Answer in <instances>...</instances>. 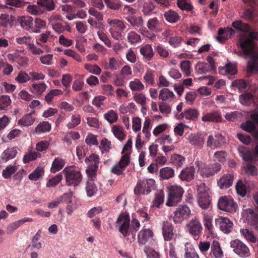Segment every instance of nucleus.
Instances as JSON below:
<instances>
[{"mask_svg":"<svg viewBox=\"0 0 258 258\" xmlns=\"http://www.w3.org/2000/svg\"><path fill=\"white\" fill-rule=\"evenodd\" d=\"M107 8L114 11H118L121 8V4L117 0H103Z\"/></svg>","mask_w":258,"mask_h":258,"instance_id":"nucleus-47","label":"nucleus"},{"mask_svg":"<svg viewBox=\"0 0 258 258\" xmlns=\"http://www.w3.org/2000/svg\"><path fill=\"white\" fill-rule=\"evenodd\" d=\"M17 22L22 28L28 30L33 26V19L30 16H22L18 18Z\"/></svg>","mask_w":258,"mask_h":258,"instance_id":"nucleus-24","label":"nucleus"},{"mask_svg":"<svg viewBox=\"0 0 258 258\" xmlns=\"http://www.w3.org/2000/svg\"><path fill=\"white\" fill-rule=\"evenodd\" d=\"M186 230L194 238H198L202 233L203 231V227L200 221L195 218L191 219L186 226Z\"/></svg>","mask_w":258,"mask_h":258,"instance_id":"nucleus-11","label":"nucleus"},{"mask_svg":"<svg viewBox=\"0 0 258 258\" xmlns=\"http://www.w3.org/2000/svg\"><path fill=\"white\" fill-rule=\"evenodd\" d=\"M177 5L182 11L190 12L194 9V7L189 0H177Z\"/></svg>","mask_w":258,"mask_h":258,"instance_id":"nucleus-38","label":"nucleus"},{"mask_svg":"<svg viewBox=\"0 0 258 258\" xmlns=\"http://www.w3.org/2000/svg\"><path fill=\"white\" fill-rule=\"evenodd\" d=\"M190 214V210L186 205H179L173 212V220L175 223H179L187 218Z\"/></svg>","mask_w":258,"mask_h":258,"instance_id":"nucleus-10","label":"nucleus"},{"mask_svg":"<svg viewBox=\"0 0 258 258\" xmlns=\"http://www.w3.org/2000/svg\"><path fill=\"white\" fill-rule=\"evenodd\" d=\"M184 258H200V257L195 248L192 246H190L185 248Z\"/></svg>","mask_w":258,"mask_h":258,"instance_id":"nucleus-64","label":"nucleus"},{"mask_svg":"<svg viewBox=\"0 0 258 258\" xmlns=\"http://www.w3.org/2000/svg\"><path fill=\"white\" fill-rule=\"evenodd\" d=\"M35 111H33L24 115L18 120V123L24 126H29L32 125L36 120V117L33 115Z\"/></svg>","mask_w":258,"mask_h":258,"instance_id":"nucleus-22","label":"nucleus"},{"mask_svg":"<svg viewBox=\"0 0 258 258\" xmlns=\"http://www.w3.org/2000/svg\"><path fill=\"white\" fill-rule=\"evenodd\" d=\"M171 161L173 165L180 167L183 165L185 158L181 155L174 154L171 156Z\"/></svg>","mask_w":258,"mask_h":258,"instance_id":"nucleus-42","label":"nucleus"},{"mask_svg":"<svg viewBox=\"0 0 258 258\" xmlns=\"http://www.w3.org/2000/svg\"><path fill=\"white\" fill-rule=\"evenodd\" d=\"M140 52L147 61L151 60L154 56L153 48L149 44L142 46L140 49Z\"/></svg>","mask_w":258,"mask_h":258,"instance_id":"nucleus-23","label":"nucleus"},{"mask_svg":"<svg viewBox=\"0 0 258 258\" xmlns=\"http://www.w3.org/2000/svg\"><path fill=\"white\" fill-rule=\"evenodd\" d=\"M199 205L202 209H205L209 208L210 204L209 194L198 196Z\"/></svg>","mask_w":258,"mask_h":258,"instance_id":"nucleus-41","label":"nucleus"},{"mask_svg":"<svg viewBox=\"0 0 258 258\" xmlns=\"http://www.w3.org/2000/svg\"><path fill=\"white\" fill-rule=\"evenodd\" d=\"M174 174V170L170 167L162 168L159 171L160 180H166L172 178Z\"/></svg>","mask_w":258,"mask_h":258,"instance_id":"nucleus-26","label":"nucleus"},{"mask_svg":"<svg viewBox=\"0 0 258 258\" xmlns=\"http://www.w3.org/2000/svg\"><path fill=\"white\" fill-rule=\"evenodd\" d=\"M211 254L213 255L215 258H222L223 256V252L217 241L214 240L212 242Z\"/></svg>","mask_w":258,"mask_h":258,"instance_id":"nucleus-30","label":"nucleus"},{"mask_svg":"<svg viewBox=\"0 0 258 258\" xmlns=\"http://www.w3.org/2000/svg\"><path fill=\"white\" fill-rule=\"evenodd\" d=\"M175 97L174 93L167 88H164L159 92V99L163 101L171 100Z\"/></svg>","mask_w":258,"mask_h":258,"instance_id":"nucleus-36","label":"nucleus"},{"mask_svg":"<svg viewBox=\"0 0 258 258\" xmlns=\"http://www.w3.org/2000/svg\"><path fill=\"white\" fill-rule=\"evenodd\" d=\"M195 169L194 166L186 167L182 169L179 178L182 181H190L195 178Z\"/></svg>","mask_w":258,"mask_h":258,"instance_id":"nucleus-18","label":"nucleus"},{"mask_svg":"<svg viewBox=\"0 0 258 258\" xmlns=\"http://www.w3.org/2000/svg\"><path fill=\"white\" fill-rule=\"evenodd\" d=\"M230 246L233 251L239 256L246 258L250 255V250L248 246L239 239H235L230 242Z\"/></svg>","mask_w":258,"mask_h":258,"instance_id":"nucleus-9","label":"nucleus"},{"mask_svg":"<svg viewBox=\"0 0 258 258\" xmlns=\"http://www.w3.org/2000/svg\"><path fill=\"white\" fill-rule=\"evenodd\" d=\"M162 234L164 239L166 241H170L173 238L175 235L173 233V226L171 223L168 221L163 222Z\"/></svg>","mask_w":258,"mask_h":258,"instance_id":"nucleus-17","label":"nucleus"},{"mask_svg":"<svg viewBox=\"0 0 258 258\" xmlns=\"http://www.w3.org/2000/svg\"><path fill=\"white\" fill-rule=\"evenodd\" d=\"M253 40H258V32L251 31L249 32V37L240 38L239 43L243 52L239 51L237 52V54L242 55L243 54L246 56L251 55L255 47Z\"/></svg>","mask_w":258,"mask_h":258,"instance_id":"nucleus-1","label":"nucleus"},{"mask_svg":"<svg viewBox=\"0 0 258 258\" xmlns=\"http://www.w3.org/2000/svg\"><path fill=\"white\" fill-rule=\"evenodd\" d=\"M17 167L15 165H9L2 171V176L5 179L10 178L17 170Z\"/></svg>","mask_w":258,"mask_h":258,"instance_id":"nucleus-49","label":"nucleus"},{"mask_svg":"<svg viewBox=\"0 0 258 258\" xmlns=\"http://www.w3.org/2000/svg\"><path fill=\"white\" fill-rule=\"evenodd\" d=\"M47 85L45 83L33 84L32 85V92L37 95H41L46 89Z\"/></svg>","mask_w":258,"mask_h":258,"instance_id":"nucleus-43","label":"nucleus"},{"mask_svg":"<svg viewBox=\"0 0 258 258\" xmlns=\"http://www.w3.org/2000/svg\"><path fill=\"white\" fill-rule=\"evenodd\" d=\"M155 181L152 178L139 180L134 188V193L136 195L149 194L154 189Z\"/></svg>","mask_w":258,"mask_h":258,"instance_id":"nucleus-3","label":"nucleus"},{"mask_svg":"<svg viewBox=\"0 0 258 258\" xmlns=\"http://www.w3.org/2000/svg\"><path fill=\"white\" fill-rule=\"evenodd\" d=\"M51 128V125L48 121H42L35 127V132L38 134H40L49 132Z\"/></svg>","mask_w":258,"mask_h":258,"instance_id":"nucleus-35","label":"nucleus"},{"mask_svg":"<svg viewBox=\"0 0 258 258\" xmlns=\"http://www.w3.org/2000/svg\"><path fill=\"white\" fill-rule=\"evenodd\" d=\"M238 151L240 156L242 157L244 161L250 163L254 160V155L250 151L246 150L244 148L239 149Z\"/></svg>","mask_w":258,"mask_h":258,"instance_id":"nucleus-40","label":"nucleus"},{"mask_svg":"<svg viewBox=\"0 0 258 258\" xmlns=\"http://www.w3.org/2000/svg\"><path fill=\"white\" fill-rule=\"evenodd\" d=\"M107 22L111 26V27H117L121 31L124 30L126 28V26L119 20L108 19Z\"/></svg>","mask_w":258,"mask_h":258,"instance_id":"nucleus-62","label":"nucleus"},{"mask_svg":"<svg viewBox=\"0 0 258 258\" xmlns=\"http://www.w3.org/2000/svg\"><path fill=\"white\" fill-rule=\"evenodd\" d=\"M232 26L235 29L244 32H248L250 29L249 25L242 23L241 20L233 22L232 23Z\"/></svg>","mask_w":258,"mask_h":258,"instance_id":"nucleus-46","label":"nucleus"},{"mask_svg":"<svg viewBox=\"0 0 258 258\" xmlns=\"http://www.w3.org/2000/svg\"><path fill=\"white\" fill-rule=\"evenodd\" d=\"M32 221V219L30 218H24L23 219L15 221L10 224L7 228V232L8 233H12L19 226L27 222Z\"/></svg>","mask_w":258,"mask_h":258,"instance_id":"nucleus-29","label":"nucleus"},{"mask_svg":"<svg viewBox=\"0 0 258 258\" xmlns=\"http://www.w3.org/2000/svg\"><path fill=\"white\" fill-rule=\"evenodd\" d=\"M164 201V194L163 191H160L155 195L153 206L156 208H159L160 205L163 204Z\"/></svg>","mask_w":258,"mask_h":258,"instance_id":"nucleus-54","label":"nucleus"},{"mask_svg":"<svg viewBox=\"0 0 258 258\" xmlns=\"http://www.w3.org/2000/svg\"><path fill=\"white\" fill-rule=\"evenodd\" d=\"M112 131L113 135L117 139L120 141L124 139L125 134L124 133V130L122 126L115 125L112 127Z\"/></svg>","mask_w":258,"mask_h":258,"instance_id":"nucleus-39","label":"nucleus"},{"mask_svg":"<svg viewBox=\"0 0 258 258\" xmlns=\"http://www.w3.org/2000/svg\"><path fill=\"white\" fill-rule=\"evenodd\" d=\"M164 16L165 20L170 23H175L180 18L178 13L171 9L165 11L164 13Z\"/></svg>","mask_w":258,"mask_h":258,"instance_id":"nucleus-25","label":"nucleus"},{"mask_svg":"<svg viewBox=\"0 0 258 258\" xmlns=\"http://www.w3.org/2000/svg\"><path fill=\"white\" fill-rule=\"evenodd\" d=\"M27 11L33 15H40L44 13V10L38 4L37 5L28 6L27 8Z\"/></svg>","mask_w":258,"mask_h":258,"instance_id":"nucleus-53","label":"nucleus"},{"mask_svg":"<svg viewBox=\"0 0 258 258\" xmlns=\"http://www.w3.org/2000/svg\"><path fill=\"white\" fill-rule=\"evenodd\" d=\"M65 165V161L61 158L57 157L53 160L50 171L52 173H55L60 170Z\"/></svg>","mask_w":258,"mask_h":258,"instance_id":"nucleus-33","label":"nucleus"},{"mask_svg":"<svg viewBox=\"0 0 258 258\" xmlns=\"http://www.w3.org/2000/svg\"><path fill=\"white\" fill-rule=\"evenodd\" d=\"M130 218L127 213H121L115 222L116 227H118V231L124 237L130 234Z\"/></svg>","mask_w":258,"mask_h":258,"instance_id":"nucleus-4","label":"nucleus"},{"mask_svg":"<svg viewBox=\"0 0 258 258\" xmlns=\"http://www.w3.org/2000/svg\"><path fill=\"white\" fill-rule=\"evenodd\" d=\"M105 30H102L101 31H97V35L102 42H104V44L108 47H111V42L109 39L108 36L104 32Z\"/></svg>","mask_w":258,"mask_h":258,"instance_id":"nucleus-58","label":"nucleus"},{"mask_svg":"<svg viewBox=\"0 0 258 258\" xmlns=\"http://www.w3.org/2000/svg\"><path fill=\"white\" fill-rule=\"evenodd\" d=\"M125 19L133 26L137 28H140L143 25V19L142 17H127Z\"/></svg>","mask_w":258,"mask_h":258,"instance_id":"nucleus-45","label":"nucleus"},{"mask_svg":"<svg viewBox=\"0 0 258 258\" xmlns=\"http://www.w3.org/2000/svg\"><path fill=\"white\" fill-rule=\"evenodd\" d=\"M245 4H248L250 7V9H247L244 10L243 15L245 19L251 20L253 17V13L254 7L256 5V1L255 0H243Z\"/></svg>","mask_w":258,"mask_h":258,"instance_id":"nucleus-28","label":"nucleus"},{"mask_svg":"<svg viewBox=\"0 0 258 258\" xmlns=\"http://www.w3.org/2000/svg\"><path fill=\"white\" fill-rule=\"evenodd\" d=\"M199 113L195 109L189 108L184 110L185 119L188 120H196L198 118Z\"/></svg>","mask_w":258,"mask_h":258,"instance_id":"nucleus-60","label":"nucleus"},{"mask_svg":"<svg viewBox=\"0 0 258 258\" xmlns=\"http://www.w3.org/2000/svg\"><path fill=\"white\" fill-rule=\"evenodd\" d=\"M14 17L7 14H1L0 15V29L7 31L12 26V22Z\"/></svg>","mask_w":258,"mask_h":258,"instance_id":"nucleus-19","label":"nucleus"},{"mask_svg":"<svg viewBox=\"0 0 258 258\" xmlns=\"http://www.w3.org/2000/svg\"><path fill=\"white\" fill-rule=\"evenodd\" d=\"M40 154L38 152L30 151L23 157V162L25 163L35 160L37 157H40Z\"/></svg>","mask_w":258,"mask_h":258,"instance_id":"nucleus-59","label":"nucleus"},{"mask_svg":"<svg viewBox=\"0 0 258 258\" xmlns=\"http://www.w3.org/2000/svg\"><path fill=\"white\" fill-rule=\"evenodd\" d=\"M17 154V148L13 147L5 150L0 156V162L6 163L14 158Z\"/></svg>","mask_w":258,"mask_h":258,"instance_id":"nucleus-20","label":"nucleus"},{"mask_svg":"<svg viewBox=\"0 0 258 258\" xmlns=\"http://www.w3.org/2000/svg\"><path fill=\"white\" fill-rule=\"evenodd\" d=\"M129 85L133 91H140L144 89V85L138 79H135L134 81H131Z\"/></svg>","mask_w":258,"mask_h":258,"instance_id":"nucleus-48","label":"nucleus"},{"mask_svg":"<svg viewBox=\"0 0 258 258\" xmlns=\"http://www.w3.org/2000/svg\"><path fill=\"white\" fill-rule=\"evenodd\" d=\"M130 160L129 153L123 154L120 160L111 167L110 172L117 176L123 174L125 168L130 163Z\"/></svg>","mask_w":258,"mask_h":258,"instance_id":"nucleus-7","label":"nucleus"},{"mask_svg":"<svg viewBox=\"0 0 258 258\" xmlns=\"http://www.w3.org/2000/svg\"><path fill=\"white\" fill-rule=\"evenodd\" d=\"M241 127L244 131L252 133L255 130V123L250 120H247L245 122L242 123Z\"/></svg>","mask_w":258,"mask_h":258,"instance_id":"nucleus-63","label":"nucleus"},{"mask_svg":"<svg viewBox=\"0 0 258 258\" xmlns=\"http://www.w3.org/2000/svg\"><path fill=\"white\" fill-rule=\"evenodd\" d=\"M104 118L110 124L115 122L118 119V114L113 110H110L104 114Z\"/></svg>","mask_w":258,"mask_h":258,"instance_id":"nucleus-50","label":"nucleus"},{"mask_svg":"<svg viewBox=\"0 0 258 258\" xmlns=\"http://www.w3.org/2000/svg\"><path fill=\"white\" fill-rule=\"evenodd\" d=\"M86 190L87 194L89 197H92L97 191V188L93 181L88 180L86 183Z\"/></svg>","mask_w":258,"mask_h":258,"instance_id":"nucleus-55","label":"nucleus"},{"mask_svg":"<svg viewBox=\"0 0 258 258\" xmlns=\"http://www.w3.org/2000/svg\"><path fill=\"white\" fill-rule=\"evenodd\" d=\"M237 73L236 66L234 64L229 63L225 67L219 68V73L224 75L226 74L234 75Z\"/></svg>","mask_w":258,"mask_h":258,"instance_id":"nucleus-34","label":"nucleus"},{"mask_svg":"<svg viewBox=\"0 0 258 258\" xmlns=\"http://www.w3.org/2000/svg\"><path fill=\"white\" fill-rule=\"evenodd\" d=\"M37 4L40 6L41 8L50 12L55 8V5L53 0H37Z\"/></svg>","mask_w":258,"mask_h":258,"instance_id":"nucleus-32","label":"nucleus"},{"mask_svg":"<svg viewBox=\"0 0 258 258\" xmlns=\"http://www.w3.org/2000/svg\"><path fill=\"white\" fill-rule=\"evenodd\" d=\"M247 71L249 73L258 71V54H253L251 56L247 63Z\"/></svg>","mask_w":258,"mask_h":258,"instance_id":"nucleus-31","label":"nucleus"},{"mask_svg":"<svg viewBox=\"0 0 258 258\" xmlns=\"http://www.w3.org/2000/svg\"><path fill=\"white\" fill-rule=\"evenodd\" d=\"M234 175L227 174L223 175L218 181V184L221 189H226L230 187L233 181Z\"/></svg>","mask_w":258,"mask_h":258,"instance_id":"nucleus-21","label":"nucleus"},{"mask_svg":"<svg viewBox=\"0 0 258 258\" xmlns=\"http://www.w3.org/2000/svg\"><path fill=\"white\" fill-rule=\"evenodd\" d=\"M221 169V165L218 163L204 164L199 167L198 171L203 177L209 178L213 176Z\"/></svg>","mask_w":258,"mask_h":258,"instance_id":"nucleus-6","label":"nucleus"},{"mask_svg":"<svg viewBox=\"0 0 258 258\" xmlns=\"http://www.w3.org/2000/svg\"><path fill=\"white\" fill-rule=\"evenodd\" d=\"M168 198L166 205L168 206H173L176 205L181 200L184 190L179 185H171L168 187Z\"/></svg>","mask_w":258,"mask_h":258,"instance_id":"nucleus-2","label":"nucleus"},{"mask_svg":"<svg viewBox=\"0 0 258 258\" xmlns=\"http://www.w3.org/2000/svg\"><path fill=\"white\" fill-rule=\"evenodd\" d=\"M197 72L200 74H206L212 70L211 66L206 62H199L196 66Z\"/></svg>","mask_w":258,"mask_h":258,"instance_id":"nucleus-44","label":"nucleus"},{"mask_svg":"<svg viewBox=\"0 0 258 258\" xmlns=\"http://www.w3.org/2000/svg\"><path fill=\"white\" fill-rule=\"evenodd\" d=\"M153 231L146 228H143L138 235V241L140 245H145L153 236Z\"/></svg>","mask_w":258,"mask_h":258,"instance_id":"nucleus-16","label":"nucleus"},{"mask_svg":"<svg viewBox=\"0 0 258 258\" xmlns=\"http://www.w3.org/2000/svg\"><path fill=\"white\" fill-rule=\"evenodd\" d=\"M81 123V116L79 114H75L72 116L71 121L67 124V126L69 129L75 128Z\"/></svg>","mask_w":258,"mask_h":258,"instance_id":"nucleus-52","label":"nucleus"},{"mask_svg":"<svg viewBox=\"0 0 258 258\" xmlns=\"http://www.w3.org/2000/svg\"><path fill=\"white\" fill-rule=\"evenodd\" d=\"M40 237L41 230H39L32 238L31 245H29L28 246H31L32 248L37 249H40L42 247V243L40 242H38Z\"/></svg>","mask_w":258,"mask_h":258,"instance_id":"nucleus-56","label":"nucleus"},{"mask_svg":"<svg viewBox=\"0 0 258 258\" xmlns=\"http://www.w3.org/2000/svg\"><path fill=\"white\" fill-rule=\"evenodd\" d=\"M62 179V175L61 173H59L54 177L48 180L46 183V186L48 187H54L57 185Z\"/></svg>","mask_w":258,"mask_h":258,"instance_id":"nucleus-61","label":"nucleus"},{"mask_svg":"<svg viewBox=\"0 0 258 258\" xmlns=\"http://www.w3.org/2000/svg\"><path fill=\"white\" fill-rule=\"evenodd\" d=\"M189 143L195 148L201 149L205 141V135L201 133L193 134L187 138Z\"/></svg>","mask_w":258,"mask_h":258,"instance_id":"nucleus-15","label":"nucleus"},{"mask_svg":"<svg viewBox=\"0 0 258 258\" xmlns=\"http://www.w3.org/2000/svg\"><path fill=\"white\" fill-rule=\"evenodd\" d=\"M254 200L258 206V192L254 196ZM247 220L249 224L254 227L258 231V212H255L253 210L248 209L247 210Z\"/></svg>","mask_w":258,"mask_h":258,"instance_id":"nucleus-13","label":"nucleus"},{"mask_svg":"<svg viewBox=\"0 0 258 258\" xmlns=\"http://www.w3.org/2000/svg\"><path fill=\"white\" fill-rule=\"evenodd\" d=\"M241 234L248 241L251 243H256V238L254 235L253 231L248 229H241Z\"/></svg>","mask_w":258,"mask_h":258,"instance_id":"nucleus-37","label":"nucleus"},{"mask_svg":"<svg viewBox=\"0 0 258 258\" xmlns=\"http://www.w3.org/2000/svg\"><path fill=\"white\" fill-rule=\"evenodd\" d=\"M225 143V137L221 134H216L214 136H209L206 144L207 147L215 149L221 147Z\"/></svg>","mask_w":258,"mask_h":258,"instance_id":"nucleus-12","label":"nucleus"},{"mask_svg":"<svg viewBox=\"0 0 258 258\" xmlns=\"http://www.w3.org/2000/svg\"><path fill=\"white\" fill-rule=\"evenodd\" d=\"M221 116L218 111L207 113L202 117V120L204 121L220 122L221 121Z\"/></svg>","mask_w":258,"mask_h":258,"instance_id":"nucleus-27","label":"nucleus"},{"mask_svg":"<svg viewBox=\"0 0 258 258\" xmlns=\"http://www.w3.org/2000/svg\"><path fill=\"white\" fill-rule=\"evenodd\" d=\"M44 174V169L42 167H38L29 175V178L31 180H37Z\"/></svg>","mask_w":258,"mask_h":258,"instance_id":"nucleus-51","label":"nucleus"},{"mask_svg":"<svg viewBox=\"0 0 258 258\" xmlns=\"http://www.w3.org/2000/svg\"><path fill=\"white\" fill-rule=\"evenodd\" d=\"M239 99L241 104L249 105L252 102L253 96L250 93H245L240 95Z\"/></svg>","mask_w":258,"mask_h":258,"instance_id":"nucleus-57","label":"nucleus"},{"mask_svg":"<svg viewBox=\"0 0 258 258\" xmlns=\"http://www.w3.org/2000/svg\"><path fill=\"white\" fill-rule=\"evenodd\" d=\"M216 223L219 226L220 229L225 233H229L233 229V223L227 218L220 217L216 219Z\"/></svg>","mask_w":258,"mask_h":258,"instance_id":"nucleus-14","label":"nucleus"},{"mask_svg":"<svg viewBox=\"0 0 258 258\" xmlns=\"http://www.w3.org/2000/svg\"><path fill=\"white\" fill-rule=\"evenodd\" d=\"M63 172L65 173L66 184L68 186L75 187L79 185L82 180V175L79 171L66 168Z\"/></svg>","mask_w":258,"mask_h":258,"instance_id":"nucleus-5","label":"nucleus"},{"mask_svg":"<svg viewBox=\"0 0 258 258\" xmlns=\"http://www.w3.org/2000/svg\"><path fill=\"white\" fill-rule=\"evenodd\" d=\"M218 206L220 210L230 213L235 212L237 208L233 199L230 196H223L219 199Z\"/></svg>","mask_w":258,"mask_h":258,"instance_id":"nucleus-8","label":"nucleus"}]
</instances>
